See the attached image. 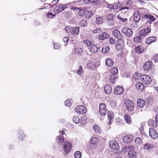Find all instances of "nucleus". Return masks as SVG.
<instances>
[{"mask_svg": "<svg viewBox=\"0 0 158 158\" xmlns=\"http://www.w3.org/2000/svg\"><path fill=\"white\" fill-rule=\"evenodd\" d=\"M81 156V153L79 151H76L74 153L75 158H80Z\"/></svg>", "mask_w": 158, "mask_h": 158, "instance_id": "obj_53", "label": "nucleus"}, {"mask_svg": "<svg viewBox=\"0 0 158 158\" xmlns=\"http://www.w3.org/2000/svg\"><path fill=\"white\" fill-rule=\"evenodd\" d=\"M136 153L135 151L134 148H133L131 150L129 151L128 155V158H136Z\"/></svg>", "mask_w": 158, "mask_h": 158, "instance_id": "obj_23", "label": "nucleus"}, {"mask_svg": "<svg viewBox=\"0 0 158 158\" xmlns=\"http://www.w3.org/2000/svg\"><path fill=\"white\" fill-rule=\"evenodd\" d=\"M133 139V136L132 135H127L123 138V141L125 143H130Z\"/></svg>", "mask_w": 158, "mask_h": 158, "instance_id": "obj_17", "label": "nucleus"}, {"mask_svg": "<svg viewBox=\"0 0 158 158\" xmlns=\"http://www.w3.org/2000/svg\"><path fill=\"white\" fill-rule=\"evenodd\" d=\"M84 2L85 4H90L96 3L97 2V0H84Z\"/></svg>", "mask_w": 158, "mask_h": 158, "instance_id": "obj_45", "label": "nucleus"}, {"mask_svg": "<svg viewBox=\"0 0 158 158\" xmlns=\"http://www.w3.org/2000/svg\"><path fill=\"white\" fill-rule=\"evenodd\" d=\"M72 147V144L68 142H65L64 144V149L66 153H69Z\"/></svg>", "mask_w": 158, "mask_h": 158, "instance_id": "obj_13", "label": "nucleus"}, {"mask_svg": "<svg viewBox=\"0 0 158 158\" xmlns=\"http://www.w3.org/2000/svg\"><path fill=\"white\" fill-rule=\"evenodd\" d=\"M152 63L151 61H148L146 62L143 66V68L145 71L149 70L152 68Z\"/></svg>", "mask_w": 158, "mask_h": 158, "instance_id": "obj_18", "label": "nucleus"}, {"mask_svg": "<svg viewBox=\"0 0 158 158\" xmlns=\"http://www.w3.org/2000/svg\"><path fill=\"white\" fill-rule=\"evenodd\" d=\"M105 93L107 94H110L111 92L112 88L110 85H106L104 87Z\"/></svg>", "mask_w": 158, "mask_h": 158, "instance_id": "obj_29", "label": "nucleus"}, {"mask_svg": "<svg viewBox=\"0 0 158 158\" xmlns=\"http://www.w3.org/2000/svg\"><path fill=\"white\" fill-rule=\"evenodd\" d=\"M142 19L144 20L146 19L148 20L146 23V24L149 23V25H151L152 22L154 21L156 19L154 17L151 15L147 14H144L143 16L142 17Z\"/></svg>", "mask_w": 158, "mask_h": 158, "instance_id": "obj_4", "label": "nucleus"}, {"mask_svg": "<svg viewBox=\"0 0 158 158\" xmlns=\"http://www.w3.org/2000/svg\"><path fill=\"white\" fill-rule=\"evenodd\" d=\"M151 123V125L155 127L157 126V123L156 121L154 120H151L150 121Z\"/></svg>", "mask_w": 158, "mask_h": 158, "instance_id": "obj_55", "label": "nucleus"}, {"mask_svg": "<svg viewBox=\"0 0 158 158\" xmlns=\"http://www.w3.org/2000/svg\"><path fill=\"white\" fill-rule=\"evenodd\" d=\"M103 19L101 17H98L96 19V23L97 24H100L102 23Z\"/></svg>", "mask_w": 158, "mask_h": 158, "instance_id": "obj_46", "label": "nucleus"}, {"mask_svg": "<svg viewBox=\"0 0 158 158\" xmlns=\"http://www.w3.org/2000/svg\"><path fill=\"white\" fill-rule=\"evenodd\" d=\"M105 63L107 66L111 67L113 65L114 62L113 60L110 58H109L106 60Z\"/></svg>", "mask_w": 158, "mask_h": 158, "instance_id": "obj_30", "label": "nucleus"}, {"mask_svg": "<svg viewBox=\"0 0 158 158\" xmlns=\"http://www.w3.org/2000/svg\"><path fill=\"white\" fill-rule=\"evenodd\" d=\"M124 119L126 123L128 124H130L131 123V119L130 116L127 114H125L124 116Z\"/></svg>", "mask_w": 158, "mask_h": 158, "instance_id": "obj_32", "label": "nucleus"}, {"mask_svg": "<svg viewBox=\"0 0 158 158\" xmlns=\"http://www.w3.org/2000/svg\"><path fill=\"white\" fill-rule=\"evenodd\" d=\"M121 120L119 118L116 119V123L117 125L119 126L121 123Z\"/></svg>", "mask_w": 158, "mask_h": 158, "instance_id": "obj_62", "label": "nucleus"}, {"mask_svg": "<svg viewBox=\"0 0 158 158\" xmlns=\"http://www.w3.org/2000/svg\"><path fill=\"white\" fill-rule=\"evenodd\" d=\"M153 59L155 62H157L158 61V54H156L154 55Z\"/></svg>", "mask_w": 158, "mask_h": 158, "instance_id": "obj_61", "label": "nucleus"}, {"mask_svg": "<svg viewBox=\"0 0 158 158\" xmlns=\"http://www.w3.org/2000/svg\"><path fill=\"white\" fill-rule=\"evenodd\" d=\"M67 7V4L59 5L56 6L54 8V10L57 13H59L64 10Z\"/></svg>", "mask_w": 158, "mask_h": 158, "instance_id": "obj_15", "label": "nucleus"}, {"mask_svg": "<svg viewBox=\"0 0 158 158\" xmlns=\"http://www.w3.org/2000/svg\"><path fill=\"white\" fill-rule=\"evenodd\" d=\"M125 39L118 40L116 42L115 47L118 50H121L124 46V40Z\"/></svg>", "mask_w": 158, "mask_h": 158, "instance_id": "obj_9", "label": "nucleus"}, {"mask_svg": "<svg viewBox=\"0 0 158 158\" xmlns=\"http://www.w3.org/2000/svg\"><path fill=\"white\" fill-rule=\"evenodd\" d=\"M72 27L70 26L66 27L65 29V31L68 33H71Z\"/></svg>", "mask_w": 158, "mask_h": 158, "instance_id": "obj_54", "label": "nucleus"}, {"mask_svg": "<svg viewBox=\"0 0 158 158\" xmlns=\"http://www.w3.org/2000/svg\"><path fill=\"white\" fill-rule=\"evenodd\" d=\"M145 104V102L143 99L140 98L137 99V105L138 107L142 108L144 106Z\"/></svg>", "mask_w": 158, "mask_h": 158, "instance_id": "obj_24", "label": "nucleus"}, {"mask_svg": "<svg viewBox=\"0 0 158 158\" xmlns=\"http://www.w3.org/2000/svg\"><path fill=\"white\" fill-rule=\"evenodd\" d=\"M118 78V75H116L112 74L110 76V82L113 84L115 83V81Z\"/></svg>", "mask_w": 158, "mask_h": 158, "instance_id": "obj_36", "label": "nucleus"}, {"mask_svg": "<svg viewBox=\"0 0 158 158\" xmlns=\"http://www.w3.org/2000/svg\"><path fill=\"white\" fill-rule=\"evenodd\" d=\"M156 40V37L155 36H151L145 40V43L147 44H150L155 42Z\"/></svg>", "mask_w": 158, "mask_h": 158, "instance_id": "obj_26", "label": "nucleus"}, {"mask_svg": "<svg viewBox=\"0 0 158 158\" xmlns=\"http://www.w3.org/2000/svg\"><path fill=\"white\" fill-rule=\"evenodd\" d=\"M135 86L138 90L140 91H142L144 88V85L142 83L139 82L136 83Z\"/></svg>", "mask_w": 158, "mask_h": 158, "instance_id": "obj_28", "label": "nucleus"}, {"mask_svg": "<svg viewBox=\"0 0 158 158\" xmlns=\"http://www.w3.org/2000/svg\"><path fill=\"white\" fill-rule=\"evenodd\" d=\"M112 34L114 37L118 40L125 39V37L123 36L120 32L117 30H114L112 31Z\"/></svg>", "mask_w": 158, "mask_h": 158, "instance_id": "obj_11", "label": "nucleus"}, {"mask_svg": "<svg viewBox=\"0 0 158 158\" xmlns=\"http://www.w3.org/2000/svg\"><path fill=\"white\" fill-rule=\"evenodd\" d=\"M134 147L132 146H128L125 147L123 148V151L124 152H128L129 153V151L131 150Z\"/></svg>", "mask_w": 158, "mask_h": 158, "instance_id": "obj_35", "label": "nucleus"}, {"mask_svg": "<svg viewBox=\"0 0 158 158\" xmlns=\"http://www.w3.org/2000/svg\"><path fill=\"white\" fill-rule=\"evenodd\" d=\"M97 147V146L96 145H95L92 144L88 145L87 146V148L88 149L90 150L94 149L96 148Z\"/></svg>", "mask_w": 158, "mask_h": 158, "instance_id": "obj_51", "label": "nucleus"}, {"mask_svg": "<svg viewBox=\"0 0 158 158\" xmlns=\"http://www.w3.org/2000/svg\"><path fill=\"white\" fill-rule=\"evenodd\" d=\"M56 140L59 143H63L64 141V137L61 134L57 136L56 137Z\"/></svg>", "mask_w": 158, "mask_h": 158, "instance_id": "obj_37", "label": "nucleus"}, {"mask_svg": "<svg viewBox=\"0 0 158 158\" xmlns=\"http://www.w3.org/2000/svg\"><path fill=\"white\" fill-rule=\"evenodd\" d=\"M151 25L148 26L146 28L141 30L139 33V35L142 37L148 35L151 32Z\"/></svg>", "mask_w": 158, "mask_h": 158, "instance_id": "obj_5", "label": "nucleus"}, {"mask_svg": "<svg viewBox=\"0 0 158 158\" xmlns=\"http://www.w3.org/2000/svg\"><path fill=\"white\" fill-rule=\"evenodd\" d=\"M90 143L91 144L96 145L97 143H98V139L97 137H93L91 139Z\"/></svg>", "mask_w": 158, "mask_h": 158, "instance_id": "obj_41", "label": "nucleus"}, {"mask_svg": "<svg viewBox=\"0 0 158 158\" xmlns=\"http://www.w3.org/2000/svg\"><path fill=\"white\" fill-rule=\"evenodd\" d=\"M65 106H69L72 104L71 101L70 99H68L64 102Z\"/></svg>", "mask_w": 158, "mask_h": 158, "instance_id": "obj_52", "label": "nucleus"}, {"mask_svg": "<svg viewBox=\"0 0 158 158\" xmlns=\"http://www.w3.org/2000/svg\"><path fill=\"white\" fill-rule=\"evenodd\" d=\"M102 30L99 28H97L96 30L93 31V32L95 34H100L102 33Z\"/></svg>", "mask_w": 158, "mask_h": 158, "instance_id": "obj_60", "label": "nucleus"}, {"mask_svg": "<svg viewBox=\"0 0 158 158\" xmlns=\"http://www.w3.org/2000/svg\"><path fill=\"white\" fill-rule=\"evenodd\" d=\"M114 16L112 14L109 15L107 16V19L108 20L107 22L109 25L113 26L114 24Z\"/></svg>", "mask_w": 158, "mask_h": 158, "instance_id": "obj_19", "label": "nucleus"}, {"mask_svg": "<svg viewBox=\"0 0 158 158\" xmlns=\"http://www.w3.org/2000/svg\"><path fill=\"white\" fill-rule=\"evenodd\" d=\"M102 52L104 53H107L110 52V48L108 46H104L102 48Z\"/></svg>", "mask_w": 158, "mask_h": 158, "instance_id": "obj_42", "label": "nucleus"}, {"mask_svg": "<svg viewBox=\"0 0 158 158\" xmlns=\"http://www.w3.org/2000/svg\"><path fill=\"white\" fill-rule=\"evenodd\" d=\"M150 136L152 139H156L158 137L157 131L154 128H150L149 129Z\"/></svg>", "mask_w": 158, "mask_h": 158, "instance_id": "obj_14", "label": "nucleus"}, {"mask_svg": "<svg viewBox=\"0 0 158 158\" xmlns=\"http://www.w3.org/2000/svg\"><path fill=\"white\" fill-rule=\"evenodd\" d=\"M80 28L78 27H72L71 33L74 35H78L80 31Z\"/></svg>", "mask_w": 158, "mask_h": 158, "instance_id": "obj_25", "label": "nucleus"}, {"mask_svg": "<svg viewBox=\"0 0 158 158\" xmlns=\"http://www.w3.org/2000/svg\"><path fill=\"white\" fill-rule=\"evenodd\" d=\"M80 122L82 125H85L87 123V121L86 118H81L80 120Z\"/></svg>", "mask_w": 158, "mask_h": 158, "instance_id": "obj_58", "label": "nucleus"}, {"mask_svg": "<svg viewBox=\"0 0 158 158\" xmlns=\"http://www.w3.org/2000/svg\"><path fill=\"white\" fill-rule=\"evenodd\" d=\"M122 6V4L119 2H115L114 4H109L108 5V7L110 9H117L119 8L120 11H121L125 9L128 10L129 8L127 7H121Z\"/></svg>", "mask_w": 158, "mask_h": 158, "instance_id": "obj_3", "label": "nucleus"}, {"mask_svg": "<svg viewBox=\"0 0 158 158\" xmlns=\"http://www.w3.org/2000/svg\"><path fill=\"white\" fill-rule=\"evenodd\" d=\"M75 110L77 113L83 114L87 112L86 108L82 106H76Z\"/></svg>", "mask_w": 158, "mask_h": 158, "instance_id": "obj_8", "label": "nucleus"}, {"mask_svg": "<svg viewBox=\"0 0 158 158\" xmlns=\"http://www.w3.org/2000/svg\"><path fill=\"white\" fill-rule=\"evenodd\" d=\"M75 52L78 54H81L83 53V51L82 48L77 47L75 48Z\"/></svg>", "mask_w": 158, "mask_h": 158, "instance_id": "obj_47", "label": "nucleus"}, {"mask_svg": "<svg viewBox=\"0 0 158 158\" xmlns=\"http://www.w3.org/2000/svg\"><path fill=\"white\" fill-rule=\"evenodd\" d=\"M154 148L153 145L151 143H147L144 144L143 148L146 150H149Z\"/></svg>", "mask_w": 158, "mask_h": 158, "instance_id": "obj_31", "label": "nucleus"}, {"mask_svg": "<svg viewBox=\"0 0 158 158\" xmlns=\"http://www.w3.org/2000/svg\"><path fill=\"white\" fill-rule=\"evenodd\" d=\"M140 79L146 85L149 84L152 81L150 77L147 75L144 74L140 76Z\"/></svg>", "mask_w": 158, "mask_h": 158, "instance_id": "obj_7", "label": "nucleus"}, {"mask_svg": "<svg viewBox=\"0 0 158 158\" xmlns=\"http://www.w3.org/2000/svg\"><path fill=\"white\" fill-rule=\"evenodd\" d=\"M80 25L83 27H86L87 26V23L85 20H81L79 23Z\"/></svg>", "mask_w": 158, "mask_h": 158, "instance_id": "obj_49", "label": "nucleus"}, {"mask_svg": "<svg viewBox=\"0 0 158 158\" xmlns=\"http://www.w3.org/2000/svg\"><path fill=\"white\" fill-rule=\"evenodd\" d=\"M108 119L109 120V124L110 125L113 122V113L112 112H109L107 114Z\"/></svg>", "mask_w": 158, "mask_h": 158, "instance_id": "obj_33", "label": "nucleus"}, {"mask_svg": "<svg viewBox=\"0 0 158 158\" xmlns=\"http://www.w3.org/2000/svg\"><path fill=\"white\" fill-rule=\"evenodd\" d=\"M109 37V35L105 32L102 31L98 36V38L100 40H103L107 39Z\"/></svg>", "mask_w": 158, "mask_h": 158, "instance_id": "obj_21", "label": "nucleus"}, {"mask_svg": "<svg viewBox=\"0 0 158 158\" xmlns=\"http://www.w3.org/2000/svg\"><path fill=\"white\" fill-rule=\"evenodd\" d=\"M55 14H53L51 12H48L46 14V16L48 18H52L55 16Z\"/></svg>", "mask_w": 158, "mask_h": 158, "instance_id": "obj_56", "label": "nucleus"}, {"mask_svg": "<svg viewBox=\"0 0 158 158\" xmlns=\"http://www.w3.org/2000/svg\"><path fill=\"white\" fill-rule=\"evenodd\" d=\"M85 15L86 18L89 19L93 15V12L91 10L85 11Z\"/></svg>", "mask_w": 158, "mask_h": 158, "instance_id": "obj_38", "label": "nucleus"}, {"mask_svg": "<svg viewBox=\"0 0 158 158\" xmlns=\"http://www.w3.org/2000/svg\"><path fill=\"white\" fill-rule=\"evenodd\" d=\"M54 47L55 49H58L60 48V45L58 43H54Z\"/></svg>", "mask_w": 158, "mask_h": 158, "instance_id": "obj_63", "label": "nucleus"}, {"mask_svg": "<svg viewBox=\"0 0 158 158\" xmlns=\"http://www.w3.org/2000/svg\"><path fill=\"white\" fill-rule=\"evenodd\" d=\"M111 72L112 74L116 75L118 73V69L116 67H113L111 70Z\"/></svg>", "mask_w": 158, "mask_h": 158, "instance_id": "obj_48", "label": "nucleus"}, {"mask_svg": "<svg viewBox=\"0 0 158 158\" xmlns=\"http://www.w3.org/2000/svg\"><path fill=\"white\" fill-rule=\"evenodd\" d=\"M123 33L127 37H131L133 34V31L131 29L127 27L123 28L122 30Z\"/></svg>", "mask_w": 158, "mask_h": 158, "instance_id": "obj_10", "label": "nucleus"}, {"mask_svg": "<svg viewBox=\"0 0 158 158\" xmlns=\"http://www.w3.org/2000/svg\"><path fill=\"white\" fill-rule=\"evenodd\" d=\"M141 37L139 35L135 37L134 38V42L135 43H140L141 41Z\"/></svg>", "mask_w": 158, "mask_h": 158, "instance_id": "obj_43", "label": "nucleus"}, {"mask_svg": "<svg viewBox=\"0 0 158 158\" xmlns=\"http://www.w3.org/2000/svg\"><path fill=\"white\" fill-rule=\"evenodd\" d=\"M117 18L120 21L125 23L127 21V18H122L121 16H120L119 15H118L117 16Z\"/></svg>", "mask_w": 158, "mask_h": 158, "instance_id": "obj_59", "label": "nucleus"}, {"mask_svg": "<svg viewBox=\"0 0 158 158\" xmlns=\"http://www.w3.org/2000/svg\"><path fill=\"white\" fill-rule=\"evenodd\" d=\"M124 104L127 111L131 112L134 110V104L130 99H125L124 101Z\"/></svg>", "mask_w": 158, "mask_h": 158, "instance_id": "obj_2", "label": "nucleus"}, {"mask_svg": "<svg viewBox=\"0 0 158 158\" xmlns=\"http://www.w3.org/2000/svg\"><path fill=\"white\" fill-rule=\"evenodd\" d=\"M17 136L20 141H22L24 139L25 135L22 129L18 130L17 133Z\"/></svg>", "mask_w": 158, "mask_h": 158, "instance_id": "obj_16", "label": "nucleus"}, {"mask_svg": "<svg viewBox=\"0 0 158 158\" xmlns=\"http://www.w3.org/2000/svg\"><path fill=\"white\" fill-rule=\"evenodd\" d=\"M107 112V109L105 104L101 103L99 105V112L100 114L102 116H104Z\"/></svg>", "mask_w": 158, "mask_h": 158, "instance_id": "obj_6", "label": "nucleus"}, {"mask_svg": "<svg viewBox=\"0 0 158 158\" xmlns=\"http://www.w3.org/2000/svg\"><path fill=\"white\" fill-rule=\"evenodd\" d=\"M123 91L124 89L122 87L118 86L114 89V92L116 95H120L123 93Z\"/></svg>", "mask_w": 158, "mask_h": 158, "instance_id": "obj_22", "label": "nucleus"}, {"mask_svg": "<svg viewBox=\"0 0 158 158\" xmlns=\"http://www.w3.org/2000/svg\"><path fill=\"white\" fill-rule=\"evenodd\" d=\"M135 51L136 53L141 54L144 51V47L142 46L136 47L135 48Z\"/></svg>", "mask_w": 158, "mask_h": 158, "instance_id": "obj_27", "label": "nucleus"}, {"mask_svg": "<svg viewBox=\"0 0 158 158\" xmlns=\"http://www.w3.org/2000/svg\"><path fill=\"white\" fill-rule=\"evenodd\" d=\"M135 143L138 146H140L142 143V140L140 138L137 137L135 140Z\"/></svg>", "mask_w": 158, "mask_h": 158, "instance_id": "obj_44", "label": "nucleus"}, {"mask_svg": "<svg viewBox=\"0 0 158 158\" xmlns=\"http://www.w3.org/2000/svg\"><path fill=\"white\" fill-rule=\"evenodd\" d=\"M86 67L89 70H93L95 68L96 65L93 62H90L87 63Z\"/></svg>", "mask_w": 158, "mask_h": 158, "instance_id": "obj_34", "label": "nucleus"}, {"mask_svg": "<svg viewBox=\"0 0 158 158\" xmlns=\"http://www.w3.org/2000/svg\"><path fill=\"white\" fill-rule=\"evenodd\" d=\"M141 19V16L139 11L136 10L134 14V21L136 22L139 21Z\"/></svg>", "mask_w": 158, "mask_h": 158, "instance_id": "obj_20", "label": "nucleus"}, {"mask_svg": "<svg viewBox=\"0 0 158 158\" xmlns=\"http://www.w3.org/2000/svg\"><path fill=\"white\" fill-rule=\"evenodd\" d=\"M77 73L79 75H81L83 73V68L81 65L79 67L78 70L77 71Z\"/></svg>", "mask_w": 158, "mask_h": 158, "instance_id": "obj_57", "label": "nucleus"}, {"mask_svg": "<svg viewBox=\"0 0 158 158\" xmlns=\"http://www.w3.org/2000/svg\"><path fill=\"white\" fill-rule=\"evenodd\" d=\"M94 131L96 133H100L102 132V130L100 127L97 125H94L93 127Z\"/></svg>", "mask_w": 158, "mask_h": 158, "instance_id": "obj_40", "label": "nucleus"}, {"mask_svg": "<svg viewBox=\"0 0 158 158\" xmlns=\"http://www.w3.org/2000/svg\"><path fill=\"white\" fill-rule=\"evenodd\" d=\"M83 42L87 46L91 52L95 53L98 51V48L92 41L87 40H84Z\"/></svg>", "mask_w": 158, "mask_h": 158, "instance_id": "obj_1", "label": "nucleus"}, {"mask_svg": "<svg viewBox=\"0 0 158 158\" xmlns=\"http://www.w3.org/2000/svg\"><path fill=\"white\" fill-rule=\"evenodd\" d=\"M73 122L76 124H78L80 122L79 118L78 116H74L73 119Z\"/></svg>", "mask_w": 158, "mask_h": 158, "instance_id": "obj_50", "label": "nucleus"}, {"mask_svg": "<svg viewBox=\"0 0 158 158\" xmlns=\"http://www.w3.org/2000/svg\"><path fill=\"white\" fill-rule=\"evenodd\" d=\"M109 42L110 44H113L115 43V40L112 38H110L109 39Z\"/></svg>", "mask_w": 158, "mask_h": 158, "instance_id": "obj_64", "label": "nucleus"}, {"mask_svg": "<svg viewBox=\"0 0 158 158\" xmlns=\"http://www.w3.org/2000/svg\"><path fill=\"white\" fill-rule=\"evenodd\" d=\"M109 145L110 147L113 150H117L119 148L118 143L115 140L110 141L109 143Z\"/></svg>", "mask_w": 158, "mask_h": 158, "instance_id": "obj_12", "label": "nucleus"}, {"mask_svg": "<svg viewBox=\"0 0 158 158\" xmlns=\"http://www.w3.org/2000/svg\"><path fill=\"white\" fill-rule=\"evenodd\" d=\"M75 10H79L78 12V15L80 16H83L85 15V11L84 9H80L78 7H76L75 8Z\"/></svg>", "mask_w": 158, "mask_h": 158, "instance_id": "obj_39", "label": "nucleus"}]
</instances>
